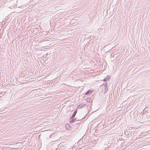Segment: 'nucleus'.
I'll return each instance as SVG.
<instances>
[{"label": "nucleus", "mask_w": 150, "mask_h": 150, "mask_svg": "<svg viewBox=\"0 0 150 150\" xmlns=\"http://www.w3.org/2000/svg\"><path fill=\"white\" fill-rule=\"evenodd\" d=\"M70 119H72V120L70 121V123L71 124L72 123H74V122H75L76 120L77 119V118H75L74 119L71 118Z\"/></svg>", "instance_id": "20e7f679"}, {"label": "nucleus", "mask_w": 150, "mask_h": 150, "mask_svg": "<svg viewBox=\"0 0 150 150\" xmlns=\"http://www.w3.org/2000/svg\"><path fill=\"white\" fill-rule=\"evenodd\" d=\"M106 79H107V78H106V79H104L103 80L104 81H106Z\"/></svg>", "instance_id": "9d476101"}, {"label": "nucleus", "mask_w": 150, "mask_h": 150, "mask_svg": "<svg viewBox=\"0 0 150 150\" xmlns=\"http://www.w3.org/2000/svg\"><path fill=\"white\" fill-rule=\"evenodd\" d=\"M77 112V110H75V111H74V112H73V114L71 116V119H72L74 117L75 115H76V113Z\"/></svg>", "instance_id": "f03ea898"}, {"label": "nucleus", "mask_w": 150, "mask_h": 150, "mask_svg": "<svg viewBox=\"0 0 150 150\" xmlns=\"http://www.w3.org/2000/svg\"><path fill=\"white\" fill-rule=\"evenodd\" d=\"M87 102H88L90 103H91L92 102V100L90 99H88L87 100Z\"/></svg>", "instance_id": "0eeeda50"}, {"label": "nucleus", "mask_w": 150, "mask_h": 150, "mask_svg": "<svg viewBox=\"0 0 150 150\" xmlns=\"http://www.w3.org/2000/svg\"><path fill=\"white\" fill-rule=\"evenodd\" d=\"M65 127L67 129H69L68 128H70V127H71V126L69 124H67L65 125Z\"/></svg>", "instance_id": "423d86ee"}, {"label": "nucleus", "mask_w": 150, "mask_h": 150, "mask_svg": "<svg viewBox=\"0 0 150 150\" xmlns=\"http://www.w3.org/2000/svg\"><path fill=\"white\" fill-rule=\"evenodd\" d=\"M103 87H104V90L105 91L104 93V94H105L106 92L107 91L108 89V85H107V83H105V84H103Z\"/></svg>", "instance_id": "f257e3e1"}, {"label": "nucleus", "mask_w": 150, "mask_h": 150, "mask_svg": "<svg viewBox=\"0 0 150 150\" xmlns=\"http://www.w3.org/2000/svg\"><path fill=\"white\" fill-rule=\"evenodd\" d=\"M0 97H1V95H0Z\"/></svg>", "instance_id": "4468645a"}, {"label": "nucleus", "mask_w": 150, "mask_h": 150, "mask_svg": "<svg viewBox=\"0 0 150 150\" xmlns=\"http://www.w3.org/2000/svg\"><path fill=\"white\" fill-rule=\"evenodd\" d=\"M5 94V92H2L1 93H0V94H1L2 95V96L4 95Z\"/></svg>", "instance_id": "6e6552de"}, {"label": "nucleus", "mask_w": 150, "mask_h": 150, "mask_svg": "<svg viewBox=\"0 0 150 150\" xmlns=\"http://www.w3.org/2000/svg\"><path fill=\"white\" fill-rule=\"evenodd\" d=\"M92 93V91L91 90H88L85 93V94L86 95H89L91 94Z\"/></svg>", "instance_id": "39448f33"}, {"label": "nucleus", "mask_w": 150, "mask_h": 150, "mask_svg": "<svg viewBox=\"0 0 150 150\" xmlns=\"http://www.w3.org/2000/svg\"><path fill=\"white\" fill-rule=\"evenodd\" d=\"M134 133H133V132H131V133H130V134L131 135H133L134 134Z\"/></svg>", "instance_id": "1a4fd4ad"}, {"label": "nucleus", "mask_w": 150, "mask_h": 150, "mask_svg": "<svg viewBox=\"0 0 150 150\" xmlns=\"http://www.w3.org/2000/svg\"><path fill=\"white\" fill-rule=\"evenodd\" d=\"M85 106V104L82 103V104H81L79 105L78 106L77 108H81L82 107H84Z\"/></svg>", "instance_id": "7ed1b4c3"}, {"label": "nucleus", "mask_w": 150, "mask_h": 150, "mask_svg": "<svg viewBox=\"0 0 150 150\" xmlns=\"http://www.w3.org/2000/svg\"><path fill=\"white\" fill-rule=\"evenodd\" d=\"M107 79L108 80H109V78H108V77L107 78Z\"/></svg>", "instance_id": "f8f14e48"}, {"label": "nucleus", "mask_w": 150, "mask_h": 150, "mask_svg": "<svg viewBox=\"0 0 150 150\" xmlns=\"http://www.w3.org/2000/svg\"><path fill=\"white\" fill-rule=\"evenodd\" d=\"M81 119H79V120H77V121H80V120H81Z\"/></svg>", "instance_id": "9b49d317"}, {"label": "nucleus", "mask_w": 150, "mask_h": 150, "mask_svg": "<svg viewBox=\"0 0 150 150\" xmlns=\"http://www.w3.org/2000/svg\"><path fill=\"white\" fill-rule=\"evenodd\" d=\"M76 123L77 124H78V123L77 122H76Z\"/></svg>", "instance_id": "ddd939ff"}]
</instances>
